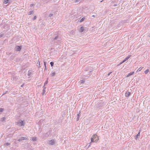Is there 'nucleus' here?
<instances>
[{
    "instance_id": "obj_1",
    "label": "nucleus",
    "mask_w": 150,
    "mask_h": 150,
    "mask_svg": "<svg viewBox=\"0 0 150 150\" xmlns=\"http://www.w3.org/2000/svg\"><path fill=\"white\" fill-rule=\"evenodd\" d=\"M98 137L96 134H93L91 138V142L89 145V147L91 145V143L92 142H97L98 140Z\"/></svg>"
},
{
    "instance_id": "obj_2",
    "label": "nucleus",
    "mask_w": 150,
    "mask_h": 150,
    "mask_svg": "<svg viewBox=\"0 0 150 150\" xmlns=\"http://www.w3.org/2000/svg\"><path fill=\"white\" fill-rule=\"evenodd\" d=\"M17 124L20 126H24L25 124V122L24 121L21 120H19Z\"/></svg>"
},
{
    "instance_id": "obj_3",
    "label": "nucleus",
    "mask_w": 150,
    "mask_h": 150,
    "mask_svg": "<svg viewBox=\"0 0 150 150\" xmlns=\"http://www.w3.org/2000/svg\"><path fill=\"white\" fill-rule=\"evenodd\" d=\"M55 140L54 139H52L50 140L48 143V144L49 145H52L54 144L55 143Z\"/></svg>"
},
{
    "instance_id": "obj_4",
    "label": "nucleus",
    "mask_w": 150,
    "mask_h": 150,
    "mask_svg": "<svg viewBox=\"0 0 150 150\" xmlns=\"http://www.w3.org/2000/svg\"><path fill=\"white\" fill-rule=\"evenodd\" d=\"M27 139V138L26 137H21V138L18 139V141H21L23 140H26Z\"/></svg>"
},
{
    "instance_id": "obj_5",
    "label": "nucleus",
    "mask_w": 150,
    "mask_h": 150,
    "mask_svg": "<svg viewBox=\"0 0 150 150\" xmlns=\"http://www.w3.org/2000/svg\"><path fill=\"white\" fill-rule=\"evenodd\" d=\"M21 49V47L19 46H17L15 48V50L16 51H19Z\"/></svg>"
},
{
    "instance_id": "obj_6",
    "label": "nucleus",
    "mask_w": 150,
    "mask_h": 150,
    "mask_svg": "<svg viewBox=\"0 0 150 150\" xmlns=\"http://www.w3.org/2000/svg\"><path fill=\"white\" fill-rule=\"evenodd\" d=\"M131 56V55H129L122 62H125L126 61L128 60Z\"/></svg>"
},
{
    "instance_id": "obj_7",
    "label": "nucleus",
    "mask_w": 150,
    "mask_h": 150,
    "mask_svg": "<svg viewBox=\"0 0 150 150\" xmlns=\"http://www.w3.org/2000/svg\"><path fill=\"white\" fill-rule=\"evenodd\" d=\"M130 94V93L129 92L127 91L125 93V96L126 97H128L129 96Z\"/></svg>"
},
{
    "instance_id": "obj_8",
    "label": "nucleus",
    "mask_w": 150,
    "mask_h": 150,
    "mask_svg": "<svg viewBox=\"0 0 150 150\" xmlns=\"http://www.w3.org/2000/svg\"><path fill=\"white\" fill-rule=\"evenodd\" d=\"M134 74V71L133 72H130L127 75L126 77H129V76L131 75H133V74Z\"/></svg>"
},
{
    "instance_id": "obj_9",
    "label": "nucleus",
    "mask_w": 150,
    "mask_h": 150,
    "mask_svg": "<svg viewBox=\"0 0 150 150\" xmlns=\"http://www.w3.org/2000/svg\"><path fill=\"white\" fill-rule=\"evenodd\" d=\"M50 135V132H48L47 133L45 134V136L46 137H49Z\"/></svg>"
},
{
    "instance_id": "obj_10",
    "label": "nucleus",
    "mask_w": 150,
    "mask_h": 150,
    "mask_svg": "<svg viewBox=\"0 0 150 150\" xmlns=\"http://www.w3.org/2000/svg\"><path fill=\"white\" fill-rule=\"evenodd\" d=\"M84 30V28L83 27H80V31L81 32H83V31Z\"/></svg>"
},
{
    "instance_id": "obj_11",
    "label": "nucleus",
    "mask_w": 150,
    "mask_h": 150,
    "mask_svg": "<svg viewBox=\"0 0 150 150\" xmlns=\"http://www.w3.org/2000/svg\"><path fill=\"white\" fill-rule=\"evenodd\" d=\"M140 136V132H139L136 135V137H135V139H137L138 138V137L139 136Z\"/></svg>"
},
{
    "instance_id": "obj_12",
    "label": "nucleus",
    "mask_w": 150,
    "mask_h": 150,
    "mask_svg": "<svg viewBox=\"0 0 150 150\" xmlns=\"http://www.w3.org/2000/svg\"><path fill=\"white\" fill-rule=\"evenodd\" d=\"M84 82V81L83 80H82L80 81L79 82V83L80 84V85H81L82 83H83Z\"/></svg>"
},
{
    "instance_id": "obj_13",
    "label": "nucleus",
    "mask_w": 150,
    "mask_h": 150,
    "mask_svg": "<svg viewBox=\"0 0 150 150\" xmlns=\"http://www.w3.org/2000/svg\"><path fill=\"white\" fill-rule=\"evenodd\" d=\"M143 68V67H140L139 68L138 70H137V72H139V71H140Z\"/></svg>"
},
{
    "instance_id": "obj_14",
    "label": "nucleus",
    "mask_w": 150,
    "mask_h": 150,
    "mask_svg": "<svg viewBox=\"0 0 150 150\" xmlns=\"http://www.w3.org/2000/svg\"><path fill=\"white\" fill-rule=\"evenodd\" d=\"M44 66L45 67V69L46 70V69H47V67H46L47 62H44Z\"/></svg>"
},
{
    "instance_id": "obj_15",
    "label": "nucleus",
    "mask_w": 150,
    "mask_h": 150,
    "mask_svg": "<svg viewBox=\"0 0 150 150\" xmlns=\"http://www.w3.org/2000/svg\"><path fill=\"white\" fill-rule=\"evenodd\" d=\"M8 1H9V0H4V3L5 4H6L8 3Z\"/></svg>"
},
{
    "instance_id": "obj_16",
    "label": "nucleus",
    "mask_w": 150,
    "mask_h": 150,
    "mask_svg": "<svg viewBox=\"0 0 150 150\" xmlns=\"http://www.w3.org/2000/svg\"><path fill=\"white\" fill-rule=\"evenodd\" d=\"M32 140L33 141H36L37 140L36 137H33L32 138Z\"/></svg>"
},
{
    "instance_id": "obj_17",
    "label": "nucleus",
    "mask_w": 150,
    "mask_h": 150,
    "mask_svg": "<svg viewBox=\"0 0 150 150\" xmlns=\"http://www.w3.org/2000/svg\"><path fill=\"white\" fill-rule=\"evenodd\" d=\"M55 74V72H53L51 74V75L52 76H54Z\"/></svg>"
},
{
    "instance_id": "obj_18",
    "label": "nucleus",
    "mask_w": 150,
    "mask_h": 150,
    "mask_svg": "<svg viewBox=\"0 0 150 150\" xmlns=\"http://www.w3.org/2000/svg\"><path fill=\"white\" fill-rule=\"evenodd\" d=\"M34 13V11H30L29 12V15H30L32 14H33Z\"/></svg>"
},
{
    "instance_id": "obj_19",
    "label": "nucleus",
    "mask_w": 150,
    "mask_h": 150,
    "mask_svg": "<svg viewBox=\"0 0 150 150\" xmlns=\"http://www.w3.org/2000/svg\"><path fill=\"white\" fill-rule=\"evenodd\" d=\"M45 88H44V89L43 90V93H42V95H44L45 93V92H46V91L45 90Z\"/></svg>"
},
{
    "instance_id": "obj_20",
    "label": "nucleus",
    "mask_w": 150,
    "mask_h": 150,
    "mask_svg": "<svg viewBox=\"0 0 150 150\" xmlns=\"http://www.w3.org/2000/svg\"><path fill=\"white\" fill-rule=\"evenodd\" d=\"M85 19L84 18H83L81 19L80 20V22H81L84 21Z\"/></svg>"
},
{
    "instance_id": "obj_21",
    "label": "nucleus",
    "mask_w": 150,
    "mask_h": 150,
    "mask_svg": "<svg viewBox=\"0 0 150 150\" xmlns=\"http://www.w3.org/2000/svg\"><path fill=\"white\" fill-rule=\"evenodd\" d=\"M149 71V69H147L145 71L144 73L146 74L148 73Z\"/></svg>"
},
{
    "instance_id": "obj_22",
    "label": "nucleus",
    "mask_w": 150,
    "mask_h": 150,
    "mask_svg": "<svg viewBox=\"0 0 150 150\" xmlns=\"http://www.w3.org/2000/svg\"><path fill=\"white\" fill-rule=\"evenodd\" d=\"M5 119H6V118L5 117H2L1 119V121H4V120H5Z\"/></svg>"
},
{
    "instance_id": "obj_23",
    "label": "nucleus",
    "mask_w": 150,
    "mask_h": 150,
    "mask_svg": "<svg viewBox=\"0 0 150 150\" xmlns=\"http://www.w3.org/2000/svg\"><path fill=\"white\" fill-rule=\"evenodd\" d=\"M54 64V63L53 62H51L50 63V64L51 67H52L53 66Z\"/></svg>"
},
{
    "instance_id": "obj_24",
    "label": "nucleus",
    "mask_w": 150,
    "mask_h": 150,
    "mask_svg": "<svg viewBox=\"0 0 150 150\" xmlns=\"http://www.w3.org/2000/svg\"><path fill=\"white\" fill-rule=\"evenodd\" d=\"M4 110V109L3 108H0V112H2Z\"/></svg>"
},
{
    "instance_id": "obj_25",
    "label": "nucleus",
    "mask_w": 150,
    "mask_h": 150,
    "mask_svg": "<svg viewBox=\"0 0 150 150\" xmlns=\"http://www.w3.org/2000/svg\"><path fill=\"white\" fill-rule=\"evenodd\" d=\"M5 144L7 145V146H8V145H10V144L9 143H6V144Z\"/></svg>"
},
{
    "instance_id": "obj_26",
    "label": "nucleus",
    "mask_w": 150,
    "mask_h": 150,
    "mask_svg": "<svg viewBox=\"0 0 150 150\" xmlns=\"http://www.w3.org/2000/svg\"><path fill=\"white\" fill-rule=\"evenodd\" d=\"M53 16V14H52V13H51V14H50L49 15V16L50 17H52V16Z\"/></svg>"
},
{
    "instance_id": "obj_27",
    "label": "nucleus",
    "mask_w": 150,
    "mask_h": 150,
    "mask_svg": "<svg viewBox=\"0 0 150 150\" xmlns=\"http://www.w3.org/2000/svg\"><path fill=\"white\" fill-rule=\"evenodd\" d=\"M58 37L57 36H56L55 38H54V40H57L58 39Z\"/></svg>"
},
{
    "instance_id": "obj_28",
    "label": "nucleus",
    "mask_w": 150,
    "mask_h": 150,
    "mask_svg": "<svg viewBox=\"0 0 150 150\" xmlns=\"http://www.w3.org/2000/svg\"><path fill=\"white\" fill-rule=\"evenodd\" d=\"M36 16H34V17H33V20H35L36 19Z\"/></svg>"
},
{
    "instance_id": "obj_29",
    "label": "nucleus",
    "mask_w": 150,
    "mask_h": 150,
    "mask_svg": "<svg viewBox=\"0 0 150 150\" xmlns=\"http://www.w3.org/2000/svg\"><path fill=\"white\" fill-rule=\"evenodd\" d=\"M31 73L30 72H28V75L29 76H30L31 75Z\"/></svg>"
},
{
    "instance_id": "obj_30",
    "label": "nucleus",
    "mask_w": 150,
    "mask_h": 150,
    "mask_svg": "<svg viewBox=\"0 0 150 150\" xmlns=\"http://www.w3.org/2000/svg\"><path fill=\"white\" fill-rule=\"evenodd\" d=\"M123 62H122H122H120L119 64L118 65V66H119L122 63H123Z\"/></svg>"
},
{
    "instance_id": "obj_31",
    "label": "nucleus",
    "mask_w": 150,
    "mask_h": 150,
    "mask_svg": "<svg viewBox=\"0 0 150 150\" xmlns=\"http://www.w3.org/2000/svg\"><path fill=\"white\" fill-rule=\"evenodd\" d=\"M80 0H75V2H77L79 1Z\"/></svg>"
},
{
    "instance_id": "obj_32",
    "label": "nucleus",
    "mask_w": 150,
    "mask_h": 150,
    "mask_svg": "<svg viewBox=\"0 0 150 150\" xmlns=\"http://www.w3.org/2000/svg\"><path fill=\"white\" fill-rule=\"evenodd\" d=\"M47 81H46L45 83H44V85H45L46 84H47Z\"/></svg>"
},
{
    "instance_id": "obj_33",
    "label": "nucleus",
    "mask_w": 150,
    "mask_h": 150,
    "mask_svg": "<svg viewBox=\"0 0 150 150\" xmlns=\"http://www.w3.org/2000/svg\"><path fill=\"white\" fill-rule=\"evenodd\" d=\"M79 114H78V117H77V121H78V120H79Z\"/></svg>"
},
{
    "instance_id": "obj_34",
    "label": "nucleus",
    "mask_w": 150,
    "mask_h": 150,
    "mask_svg": "<svg viewBox=\"0 0 150 150\" xmlns=\"http://www.w3.org/2000/svg\"><path fill=\"white\" fill-rule=\"evenodd\" d=\"M34 6V4H31L30 5V6Z\"/></svg>"
},
{
    "instance_id": "obj_35",
    "label": "nucleus",
    "mask_w": 150,
    "mask_h": 150,
    "mask_svg": "<svg viewBox=\"0 0 150 150\" xmlns=\"http://www.w3.org/2000/svg\"><path fill=\"white\" fill-rule=\"evenodd\" d=\"M112 73V72H110L108 74V76H109L110 74Z\"/></svg>"
},
{
    "instance_id": "obj_36",
    "label": "nucleus",
    "mask_w": 150,
    "mask_h": 150,
    "mask_svg": "<svg viewBox=\"0 0 150 150\" xmlns=\"http://www.w3.org/2000/svg\"><path fill=\"white\" fill-rule=\"evenodd\" d=\"M96 16L95 15H93L92 16V17H96Z\"/></svg>"
},
{
    "instance_id": "obj_37",
    "label": "nucleus",
    "mask_w": 150,
    "mask_h": 150,
    "mask_svg": "<svg viewBox=\"0 0 150 150\" xmlns=\"http://www.w3.org/2000/svg\"><path fill=\"white\" fill-rule=\"evenodd\" d=\"M23 85H22L21 86V87H23Z\"/></svg>"
},
{
    "instance_id": "obj_38",
    "label": "nucleus",
    "mask_w": 150,
    "mask_h": 150,
    "mask_svg": "<svg viewBox=\"0 0 150 150\" xmlns=\"http://www.w3.org/2000/svg\"><path fill=\"white\" fill-rule=\"evenodd\" d=\"M149 37H150V34H149Z\"/></svg>"
},
{
    "instance_id": "obj_39",
    "label": "nucleus",
    "mask_w": 150,
    "mask_h": 150,
    "mask_svg": "<svg viewBox=\"0 0 150 150\" xmlns=\"http://www.w3.org/2000/svg\"><path fill=\"white\" fill-rule=\"evenodd\" d=\"M5 94V93H3V95H4V94Z\"/></svg>"
},
{
    "instance_id": "obj_40",
    "label": "nucleus",
    "mask_w": 150,
    "mask_h": 150,
    "mask_svg": "<svg viewBox=\"0 0 150 150\" xmlns=\"http://www.w3.org/2000/svg\"><path fill=\"white\" fill-rule=\"evenodd\" d=\"M6 92H5V93H6Z\"/></svg>"
},
{
    "instance_id": "obj_41",
    "label": "nucleus",
    "mask_w": 150,
    "mask_h": 150,
    "mask_svg": "<svg viewBox=\"0 0 150 150\" xmlns=\"http://www.w3.org/2000/svg\"><path fill=\"white\" fill-rule=\"evenodd\" d=\"M102 1H101L100 2H102Z\"/></svg>"
},
{
    "instance_id": "obj_42",
    "label": "nucleus",
    "mask_w": 150,
    "mask_h": 150,
    "mask_svg": "<svg viewBox=\"0 0 150 150\" xmlns=\"http://www.w3.org/2000/svg\"><path fill=\"white\" fill-rule=\"evenodd\" d=\"M1 37V36H0V37Z\"/></svg>"
}]
</instances>
